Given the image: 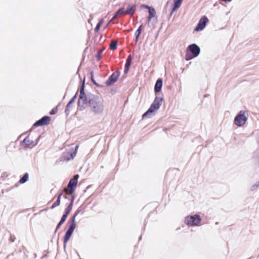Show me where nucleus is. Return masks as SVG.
Here are the masks:
<instances>
[{
	"label": "nucleus",
	"mask_w": 259,
	"mask_h": 259,
	"mask_svg": "<svg viewBox=\"0 0 259 259\" xmlns=\"http://www.w3.org/2000/svg\"><path fill=\"white\" fill-rule=\"evenodd\" d=\"M132 61V57L131 55H128L126 59V62L125 64H127L129 65H131Z\"/></svg>",
	"instance_id": "obj_30"
},
{
	"label": "nucleus",
	"mask_w": 259,
	"mask_h": 259,
	"mask_svg": "<svg viewBox=\"0 0 259 259\" xmlns=\"http://www.w3.org/2000/svg\"><path fill=\"white\" fill-rule=\"evenodd\" d=\"M141 7L148 10L149 16L148 17V20L149 22L156 15L155 9L152 7L144 4L141 6Z\"/></svg>",
	"instance_id": "obj_13"
},
{
	"label": "nucleus",
	"mask_w": 259,
	"mask_h": 259,
	"mask_svg": "<svg viewBox=\"0 0 259 259\" xmlns=\"http://www.w3.org/2000/svg\"><path fill=\"white\" fill-rule=\"evenodd\" d=\"M174 12H172V10H171V12H170V14H169V18L172 16V14H173V13H174Z\"/></svg>",
	"instance_id": "obj_41"
},
{
	"label": "nucleus",
	"mask_w": 259,
	"mask_h": 259,
	"mask_svg": "<svg viewBox=\"0 0 259 259\" xmlns=\"http://www.w3.org/2000/svg\"><path fill=\"white\" fill-rule=\"evenodd\" d=\"M208 21L209 20L206 16H202L199 20L198 23L194 28V31H199L204 29V28L206 27V24L208 22Z\"/></svg>",
	"instance_id": "obj_10"
},
{
	"label": "nucleus",
	"mask_w": 259,
	"mask_h": 259,
	"mask_svg": "<svg viewBox=\"0 0 259 259\" xmlns=\"http://www.w3.org/2000/svg\"><path fill=\"white\" fill-rule=\"evenodd\" d=\"M78 147V146H76V148H77Z\"/></svg>",
	"instance_id": "obj_44"
},
{
	"label": "nucleus",
	"mask_w": 259,
	"mask_h": 259,
	"mask_svg": "<svg viewBox=\"0 0 259 259\" xmlns=\"http://www.w3.org/2000/svg\"><path fill=\"white\" fill-rule=\"evenodd\" d=\"M64 222L63 221H60L59 223L60 224V225H62Z\"/></svg>",
	"instance_id": "obj_42"
},
{
	"label": "nucleus",
	"mask_w": 259,
	"mask_h": 259,
	"mask_svg": "<svg viewBox=\"0 0 259 259\" xmlns=\"http://www.w3.org/2000/svg\"><path fill=\"white\" fill-rule=\"evenodd\" d=\"M16 240V237L14 235L10 234V238H9V241L11 242H13Z\"/></svg>",
	"instance_id": "obj_33"
},
{
	"label": "nucleus",
	"mask_w": 259,
	"mask_h": 259,
	"mask_svg": "<svg viewBox=\"0 0 259 259\" xmlns=\"http://www.w3.org/2000/svg\"><path fill=\"white\" fill-rule=\"evenodd\" d=\"M61 226V225H60L59 223H58L57 226H56V228L55 229V233H56L57 230L60 228V227Z\"/></svg>",
	"instance_id": "obj_35"
},
{
	"label": "nucleus",
	"mask_w": 259,
	"mask_h": 259,
	"mask_svg": "<svg viewBox=\"0 0 259 259\" xmlns=\"http://www.w3.org/2000/svg\"><path fill=\"white\" fill-rule=\"evenodd\" d=\"M142 239V236H140V237H139V240H141Z\"/></svg>",
	"instance_id": "obj_43"
},
{
	"label": "nucleus",
	"mask_w": 259,
	"mask_h": 259,
	"mask_svg": "<svg viewBox=\"0 0 259 259\" xmlns=\"http://www.w3.org/2000/svg\"><path fill=\"white\" fill-rule=\"evenodd\" d=\"M103 22H104V20L103 19H100V21H99V22L97 23L95 28V32H98L100 27H101V26L102 25V24L103 23Z\"/></svg>",
	"instance_id": "obj_26"
},
{
	"label": "nucleus",
	"mask_w": 259,
	"mask_h": 259,
	"mask_svg": "<svg viewBox=\"0 0 259 259\" xmlns=\"http://www.w3.org/2000/svg\"><path fill=\"white\" fill-rule=\"evenodd\" d=\"M71 196H73L72 195V194H69V192H68V193H67L66 194H65L63 196V197L65 199H68V200H69L70 201V199L71 198Z\"/></svg>",
	"instance_id": "obj_31"
},
{
	"label": "nucleus",
	"mask_w": 259,
	"mask_h": 259,
	"mask_svg": "<svg viewBox=\"0 0 259 259\" xmlns=\"http://www.w3.org/2000/svg\"><path fill=\"white\" fill-rule=\"evenodd\" d=\"M162 97L156 96L149 108L143 114L142 118L149 117L150 115L158 110L162 104Z\"/></svg>",
	"instance_id": "obj_3"
},
{
	"label": "nucleus",
	"mask_w": 259,
	"mask_h": 259,
	"mask_svg": "<svg viewBox=\"0 0 259 259\" xmlns=\"http://www.w3.org/2000/svg\"><path fill=\"white\" fill-rule=\"evenodd\" d=\"M77 92L76 93L75 95L71 99V100L69 101V102L68 103V104L66 106L65 109V114L66 116H68L69 115V114H70L69 108H70L71 105L72 103H73L74 102V101H75V100L77 98Z\"/></svg>",
	"instance_id": "obj_16"
},
{
	"label": "nucleus",
	"mask_w": 259,
	"mask_h": 259,
	"mask_svg": "<svg viewBox=\"0 0 259 259\" xmlns=\"http://www.w3.org/2000/svg\"><path fill=\"white\" fill-rule=\"evenodd\" d=\"M67 215H66V214H63L62 216V218L61 219V221H63L64 222H65V221H66L67 218Z\"/></svg>",
	"instance_id": "obj_34"
},
{
	"label": "nucleus",
	"mask_w": 259,
	"mask_h": 259,
	"mask_svg": "<svg viewBox=\"0 0 259 259\" xmlns=\"http://www.w3.org/2000/svg\"><path fill=\"white\" fill-rule=\"evenodd\" d=\"M29 178V174L28 172H26L24 174V175L20 179L19 182L20 184H24L26 183Z\"/></svg>",
	"instance_id": "obj_20"
},
{
	"label": "nucleus",
	"mask_w": 259,
	"mask_h": 259,
	"mask_svg": "<svg viewBox=\"0 0 259 259\" xmlns=\"http://www.w3.org/2000/svg\"><path fill=\"white\" fill-rule=\"evenodd\" d=\"M103 50H99L98 51L97 54L96 56V60L97 61H99L101 59V58L102 57V55Z\"/></svg>",
	"instance_id": "obj_28"
},
{
	"label": "nucleus",
	"mask_w": 259,
	"mask_h": 259,
	"mask_svg": "<svg viewBox=\"0 0 259 259\" xmlns=\"http://www.w3.org/2000/svg\"><path fill=\"white\" fill-rule=\"evenodd\" d=\"M80 211L81 209L79 208H77L68 221L69 226L63 237V247L64 249L66 247L67 243L70 239L76 228L75 218Z\"/></svg>",
	"instance_id": "obj_2"
},
{
	"label": "nucleus",
	"mask_w": 259,
	"mask_h": 259,
	"mask_svg": "<svg viewBox=\"0 0 259 259\" xmlns=\"http://www.w3.org/2000/svg\"><path fill=\"white\" fill-rule=\"evenodd\" d=\"M163 84V80L161 78H159L157 79L155 85H154V92L155 93H159L162 89Z\"/></svg>",
	"instance_id": "obj_15"
},
{
	"label": "nucleus",
	"mask_w": 259,
	"mask_h": 259,
	"mask_svg": "<svg viewBox=\"0 0 259 259\" xmlns=\"http://www.w3.org/2000/svg\"><path fill=\"white\" fill-rule=\"evenodd\" d=\"M90 97L91 95L87 96L84 92V83L83 82L80 89V94L77 103L80 110L85 109V105L88 104Z\"/></svg>",
	"instance_id": "obj_4"
},
{
	"label": "nucleus",
	"mask_w": 259,
	"mask_h": 259,
	"mask_svg": "<svg viewBox=\"0 0 259 259\" xmlns=\"http://www.w3.org/2000/svg\"><path fill=\"white\" fill-rule=\"evenodd\" d=\"M183 2V0H176L175 2L174 5L172 8V12H175L178 9H179Z\"/></svg>",
	"instance_id": "obj_22"
},
{
	"label": "nucleus",
	"mask_w": 259,
	"mask_h": 259,
	"mask_svg": "<svg viewBox=\"0 0 259 259\" xmlns=\"http://www.w3.org/2000/svg\"><path fill=\"white\" fill-rule=\"evenodd\" d=\"M124 8L122 7L120 8L114 14V15L112 17V19H115L117 18V17L121 14L124 13Z\"/></svg>",
	"instance_id": "obj_24"
},
{
	"label": "nucleus",
	"mask_w": 259,
	"mask_h": 259,
	"mask_svg": "<svg viewBox=\"0 0 259 259\" xmlns=\"http://www.w3.org/2000/svg\"><path fill=\"white\" fill-rule=\"evenodd\" d=\"M74 199V196H71V198L70 199V202L68 204L67 207L65 209L64 212L63 214H66L67 216L68 215V214H69V213L70 212L72 209Z\"/></svg>",
	"instance_id": "obj_17"
},
{
	"label": "nucleus",
	"mask_w": 259,
	"mask_h": 259,
	"mask_svg": "<svg viewBox=\"0 0 259 259\" xmlns=\"http://www.w3.org/2000/svg\"><path fill=\"white\" fill-rule=\"evenodd\" d=\"M131 65H129V64H125V65H124V68H128L130 69V66H131Z\"/></svg>",
	"instance_id": "obj_36"
},
{
	"label": "nucleus",
	"mask_w": 259,
	"mask_h": 259,
	"mask_svg": "<svg viewBox=\"0 0 259 259\" xmlns=\"http://www.w3.org/2000/svg\"><path fill=\"white\" fill-rule=\"evenodd\" d=\"M200 52L199 47L195 44H192L189 45L186 49L185 59L187 61L190 60L197 57Z\"/></svg>",
	"instance_id": "obj_5"
},
{
	"label": "nucleus",
	"mask_w": 259,
	"mask_h": 259,
	"mask_svg": "<svg viewBox=\"0 0 259 259\" xmlns=\"http://www.w3.org/2000/svg\"><path fill=\"white\" fill-rule=\"evenodd\" d=\"M40 137V136H38L36 141H34L30 138V137L28 136L21 142V143H23L24 144V148H27L30 147L31 146H32L31 147H33L37 144L38 141H39Z\"/></svg>",
	"instance_id": "obj_8"
},
{
	"label": "nucleus",
	"mask_w": 259,
	"mask_h": 259,
	"mask_svg": "<svg viewBox=\"0 0 259 259\" xmlns=\"http://www.w3.org/2000/svg\"><path fill=\"white\" fill-rule=\"evenodd\" d=\"M51 118L49 116H44L37 121H36L33 125V127L38 126H43L48 125L50 123Z\"/></svg>",
	"instance_id": "obj_12"
},
{
	"label": "nucleus",
	"mask_w": 259,
	"mask_h": 259,
	"mask_svg": "<svg viewBox=\"0 0 259 259\" xmlns=\"http://www.w3.org/2000/svg\"><path fill=\"white\" fill-rule=\"evenodd\" d=\"M136 9V5H133L131 8L127 9L124 11V15H130L131 16H133Z\"/></svg>",
	"instance_id": "obj_19"
},
{
	"label": "nucleus",
	"mask_w": 259,
	"mask_h": 259,
	"mask_svg": "<svg viewBox=\"0 0 259 259\" xmlns=\"http://www.w3.org/2000/svg\"><path fill=\"white\" fill-rule=\"evenodd\" d=\"M120 72L119 70L116 71L113 73L106 81L105 84L107 86H111L113 85L118 78L120 75Z\"/></svg>",
	"instance_id": "obj_11"
},
{
	"label": "nucleus",
	"mask_w": 259,
	"mask_h": 259,
	"mask_svg": "<svg viewBox=\"0 0 259 259\" xmlns=\"http://www.w3.org/2000/svg\"><path fill=\"white\" fill-rule=\"evenodd\" d=\"M65 191H66L65 189H64L63 190H62L60 193H59L57 200L51 206V207H50L51 209H53L55 207H56L60 205L61 196L63 195V193Z\"/></svg>",
	"instance_id": "obj_18"
},
{
	"label": "nucleus",
	"mask_w": 259,
	"mask_h": 259,
	"mask_svg": "<svg viewBox=\"0 0 259 259\" xmlns=\"http://www.w3.org/2000/svg\"><path fill=\"white\" fill-rule=\"evenodd\" d=\"M15 144L13 142H11L9 144V145L7 146L6 150L7 151H12V150L15 148Z\"/></svg>",
	"instance_id": "obj_27"
},
{
	"label": "nucleus",
	"mask_w": 259,
	"mask_h": 259,
	"mask_svg": "<svg viewBox=\"0 0 259 259\" xmlns=\"http://www.w3.org/2000/svg\"><path fill=\"white\" fill-rule=\"evenodd\" d=\"M71 158H67V160H70Z\"/></svg>",
	"instance_id": "obj_45"
},
{
	"label": "nucleus",
	"mask_w": 259,
	"mask_h": 259,
	"mask_svg": "<svg viewBox=\"0 0 259 259\" xmlns=\"http://www.w3.org/2000/svg\"><path fill=\"white\" fill-rule=\"evenodd\" d=\"M78 178V176L76 175L69 180L67 185V188L68 189L69 194H72L74 192L75 188L77 184Z\"/></svg>",
	"instance_id": "obj_9"
},
{
	"label": "nucleus",
	"mask_w": 259,
	"mask_h": 259,
	"mask_svg": "<svg viewBox=\"0 0 259 259\" xmlns=\"http://www.w3.org/2000/svg\"><path fill=\"white\" fill-rule=\"evenodd\" d=\"M118 41L116 40H112L109 45V49L112 50H115L117 47Z\"/></svg>",
	"instance_id": "obj_23"
},
{
	"label": "nucleus",
	"mask_w": 259,
	"mask_h": 259,
	"mask_svg": "<svg viewBox=\"0 0 259 259\" xmlns=\"http://www.w3.org/2000/svg\"><path fill=\"white\" fill-rule=\"evenodd\" d=\"M90 74H91V80H92V82L93 83V84H95L97 87H103L102 85H101L99 83H98L96 81V80H95V79L94 78V72H93V71H91Z\"/></svg>",
	"instance_id": "obj_25"
},
{
	"label": "nucleus",
	"mask_w": 259,
	"mask_h": 259,
	"mask_svg": "<svg viewBox=\"0 0 259 259\" xmlns=\"http://www.w3.org/2000/svg\"><path fill=\"white\" fill-rule=\"evenodd\" d=\"M223 2H226V3H227V2H230L231 1H232V0H222Z\"/></svg>",
	"instance_id": "obj_38"
},
{
	"label": "nucleus",
	"mask_w": 259,
	"mask_h": 259,
	"mask_svg": "<svg viewBox=\"0 0 259 259\" xmlns=\"http://www.w3.org/2000/svg\"><path fill=\"white\" fill-rule=\"evenodd\" d=\"M247 118V116L245 115V112L241 110L235 117L234 123L236 125L240 127L246 123Z\"/></svg>",
	"instance_id": "obj_7"
},
{
	"label": "nucleus",
	"mask_w": 259,
	"mask_h": 259,
	"mask_svg": "<svg viewBox=\"0 0 259 259\" xmlns=\"http://www.w3.org/2000/svg\"><path fill=\"white\" fill-rule=\"evenodd\" d=\"M88 104L91 112L95 115H100L103 113L104 109L103 102L98 96L91 95Z\"/></svg>",
	"instance_id": "obj_1"
},
{
	"label": "nucleus",
	"mask_w": 259,
	"mask_h": 259,
	"mask_svg": "<svg viewBox=\"0 0 259 259\" xmlns=\"http://www.w3.org/2000/svg\"><path fill=\"white\" fill-rule=\"evenodd\" d=\"M142 25H140L137 30L136 31L135 33V40L136 42H137L139 39V37L141 33L142 32Z\"/></svg>",
	"instance_id": "obj_21"
},
{
	"label": "nucleus",
	"mask_w": 259,
	"mask_h": 259,
	"mask_svg": "<svg viewBox=\"0 0 259 259\" xmlns=\"http://www.w3.org/2000/svg\"><path fill=\"white\" fill-rule=\"evenodd\" d=\"M74 155H75V153H71V154H70L71 158H73Z\"/></svg>",
	"instance_id": "obj_40"
},
{
	"label": "nucleus",
	"mask_w": 259,
	"mask_h": 259,
	"mask_svg": "<svg viewBox=\"0 0 259 259\" xmlns=\"http://www.w3.org/2000/svg\"><path fill=\"white\" fill-rule=\"evenodd\" d=\"M259 187V182L255 183L250 187L251 191H254L256 190Z\"/></svg>",
	"instance_id": "obj_29"
},
{
	"label": "nucleus",
	"mask_w": 259,
	"mask_h": 259,
	"mask_svg": "<svg viewBox=\"0 0 259 259\" xmlns=\"http://www.w3.org/2000/svg\"><path fill=\"white\" fill-rule=\"evenodd\" d=\"M57 111H58L57 107H54L50 112V115H54L57 112Z\"/></svg>",
	"instance_id": "obj_32"
},
{
	"label": "nucleus",
	"mask_w": 259,
	"mask_h": 259,
	"mask_svg": "<svg viewBox=\"0 0 259 259\" xmlns=\"http://www.w3.org/2000/svg\"><path fill=\"white\" fill-rule=\"evenodd\" d=\"M201 221V218L199 214H195L193 215H188L186 217L185 223L187 226H198Z\"/></svg>",
	"instance_id": "obj_6"
},
{
	"label": "nucleus",
	"mask_w": 259,
	"mask_h": 259,
	"mask_svg": "<svg viewBox=\"0 0 259 259\" xmlns=\"http://www.w3.org/2000/svg\"><path fill=\"white\" fill-rule=\"evenodd\" d=\"M114 19H112V18L109 21V23H108V24H110V23H113V20Z\"/></svg>",
	"instance_id": "obj_39"
},
{
	"label": "nucleus",
	"mask_w": 259,
	"mask_h": 259,
	"mask_svg": "<svg viewBox=\"0 0 259 259\" xmlns=\"http://www.w3.org/2000/svg\"><path fill=\"white\" fill-rule=\"evenodd\" d=\"M24 254L23 252L19 251H15L14 252L8 255L7 258L8 259H22Z\"/></svg>",
	"instance_id": "obj_14"
},
{
	"label": "nucleus",
	"mask_w": 259,
	"mask_h": 259,
	"mask_svg": "<svg viewBox=\"0 0 259 259\" xmlns=\"http://www.w3.org/2000/svg\"><path fill=\"white\" fill-rule=\"evenodd\" d=\"M129 70H130V69H128V68H124V74L127 73L128 72Z\"/></svg>",
	"instance_id": "obj_37"
}]
</instances>
